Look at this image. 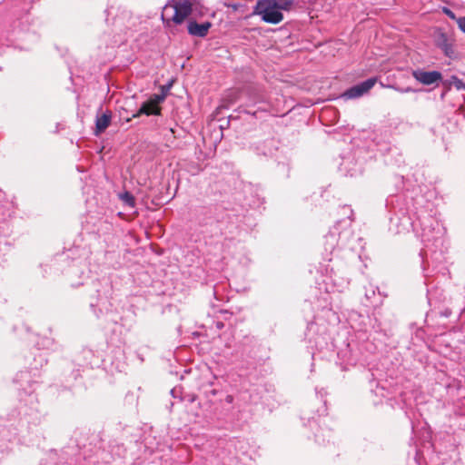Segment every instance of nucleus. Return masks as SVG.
Segmentation results:
<instances>
[{
    "mask_svg": "<svg viewBox=\"0 0 465 465\" xmlns=\"http://www.w3.org/2000/svg\"><path fill=\"white\" fill-rule=\"evenodd\" d=\"M195 0H173L165 5L162 14L163 20L182 24L192 13Z\"/></svg>",
    "mask_w": 465,
    "mask_h": 465,
    "instance_id": "obj_1",
    "label": "nucleus"
},
{
    "mask_svg": "<svg viewBox=\"0 0 465 465\" xmlns=\"http://www.w3.org/2000/svg\"><path fill=\"white\" fill-rule=\"evenodd\" d=\"M253 15H260L268 24H279L283 20L282 12L276 7L272 0H258Z\"/></svg>",
    "mask_w": 465,
    "mask_h": 465,
    "instance_id": "obj_2",
    "label": "nucleus"
},
{
    "mask_svg": "<svg viewBox=\"0 0 465 465\" xmlns=\"http://www.w3.org/2000/svg\"><path fill=\"white\" fill-rule=\"evenodd\" d=\"M165 99V94H154L150 96V98L144 102L141 108L138 110L136 114H134V117H138L141 114L146 115H159L161 114V108L159 104L163 103Z\"/></svg>",
    "mask_w": 465,
    "mask_h": 465,
    "instance_id": "obj_3",
    "label": "nucleus"
},
{
    "mask_svg": "<svg viewBox=\"0 0 465 465\" xmlns=\"http://www.w3.org/2000/svg\"><path fill=\"white\" fill-rule=\"evenodd\" d=\"M377 79L375 77L369 78L345 91L342 94L347 99H355L367 94L376 84Z\"/></svg>",
    "mask_w": 465,
    "mask_h": 465,
    "instance_id": "obj_4",
    "label": "nucleus"
},
{
    "mask_svg": "<svg viewBox=\"0 0 465 465\" xmlns=\"http://www.w3.org/2000/svg\"><path fill=\"white\" fill-rule=\"evenodd\" d=\"M412 76L425 85H430L441 80V74L438 71L415 70L412 72Z\"/></svg>",
    "mask_w": 465,
    "mask_h": 465,
    "instance_id": "obj_5",
    "label": "nucleus"
},
{
    "mask_svg": "<svg viewBox=\"0 0 465 465\" xmlns=\"http://www.w3.org/2000/svg\"><path fill=\"white\" fill-rule=\"evenodd\" d=\"M434 41L436 45L440 48L447 56H451L453 54L452 45L444 32L437 30L434 35Z\"/></svg>",
    "mask_w": 465,
    "mask_h": 465,
    "instance_id": "obj_6",
    "label": "nucleus"
},
{
    "mask_svg": "<svg viewBox=\"0 0 465 465\" xmlns=\"http://www.w3.org/2000/svg\"><path fill=\"white\" fill-rule=\"evenodd\" d=\"M212 26L211 22H204L203 24H198L195 21H190L188 23V33L191 35L198 36V37H204L207 35L209 29Z\"/></svg>",
    "mask_w": 465,
    "mask_h": 465,
    "instance_id": "obj_7",
    "label": "nucleus"
},
{
    "mask_svg": "<svg viewBox=\"0 0 465 465\" xmlns=\"http://www.w3.org/2000/svg\"><path fill=\"white\" fill-rule=\"evenodd\" d=\"M112 114L107 111L101 116H98L95 121V133L96 134L103 133L110 124Z\"/></svg>",
    "mask_w": 465,
    "mask_h": 465,
    "instance_id": "obj_8",
    "label": "nucleus"
},
{
    "mask_svg": "<svg viewBox=\"0 0 465 465\" xmlns=\"http://www.w3.org/2000/svg\"><path fill=\"white\" fill-rule=\"evenodd\" d=\"M276 7L282 12V10L288 11L293 5V0H272Z\"/></svg>",
    "mask_w": 465,
    "mask_h": 465,
    "instance_id": "obj_9",
    "label": "nucleus"
},
{
    "mask_svg": "<svg viewBox=\"0 0 465 465\" xmlns=\"http://www.w3.org/2000/svg\"><path fill=\"white\" fill-rule=\"evenodd\" d=\"M120 199L128 206L134 207L135 203L134 197L132 193L125 192L120 194Z\"/></svg>",
    "mask_w": 465,
    "mask_h": 465,
    "instance_id": "obj_10",
    "label": "nucleus"
},
{
    "mask_svg": "<svg viewBox=\"0 0 465 465\" xmlns=\"http://www.w3.org/2000/svg\"><path fill=\"white\" fill-rule=\"evenodd\" d=\"M452 81H451V84L458 89V90H463L465 89V84L463 83V81H461L460 79H459L458 77L456 76H453L452 78Z\"/></svg>",
    "mask_w": 465,
    "mask_h": 465,
    "instance_id": "obj_11",
    "label": "nucleus"
},
{
    "mask_svg": "<svg viewBox=\"0 0 465 465\" xmlns=\"http://www.w3.org/2000/svg\"><path fill=\"white\" fill-rule=\"evenodd\" d=\"M442 12L448 16L450 17V19L452 20H455L457 22V17L455 15V14L450 10L449 9L448 7H442Z\"/></svg>",
    "mask_w": 465,
    "mask_h": 465,
    "instance_id": "obj_12",
    "label": "nucleus"
},
{
    "mask_svg": "<svg viewBox=\"0 0 465 465\" xmlns=\"http://www.w3.org/2000/svg\"><path fill=\"white\" fill-rule=\"evenodd\" d=\"M457 24H458L459 28L463 33H465V16L464 17H460L459 19H457Z\"/></svg>",
    "mask_w": 465,
    "mask_h": 465,
    "instance_id": "obj_13",
    "label": "nucleus"
},
{
    "mask_svg": "<svg viewBox=\"0 0 465 465\" xmlns=\"http://www.w3.org/2000/svg\"><path fill=\"white\" fill-rule=\"evenodd\" d=\"M414 92V90L411 87H406L403 88L402 93H411Z\"/></svg>",
    "mask_w": 465,
    "mask_h": 465,
    "instance_id": "obj_14",
    "label": "nucleus"
},
{
    "mask_svg": "<svg viewBox=\"0 0 465 465\" xmlns=\"http://www.w3.org/2000/svg\"><path fill=\"white\" fill-rule=\"evenodd\" d=\"M387 87L393 88L394 90H396V91H398L400 93H402V90H403V88L395 87V86H392V85H388Z\"/></svg>",
    "mask_w": 465,
    "mask_h": 465,
    "instance_id": "obj_15",
    "label": "nucleus"
},
{
    "mask_svg": "<svg viewBox=\"0 0 465 465\" xmlns=\"http://www.w3.org/2000/svg\"><path fill=\"white\" fill-rule=\"evenodd\" d=\"M237 100V96L235 95L232 99V103L236 101Z\"/></svg>",
    "mask_w": 465,
    "mask_h": 465,
    "instance_id": "obj_16",
    "label": "nucleus"
}]
</instances>
